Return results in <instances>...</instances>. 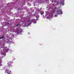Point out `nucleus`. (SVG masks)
<instances>
[{"mask_svg": "<svg viewBox=\"0 0 74 74\" xmlns=\"http://www.w3.org/2000/svg\"><path fill=\"white\" fill-rule=\"evenodd\" d=\"M40 14L41 15H43L44 14V12L42 11H41L40 12Z\"/></svg>", "mask_w": 74, "mask_h": 74, "instance_id": "0eeeda50", "label": "nucleus"}, {"mask_svg": "<svg viewBox=\"0 0 74 74\" xmlns=\"http://www.w3.org/2000/svg\"><path fill=\"white\" fill-rule=\"evenodd\" d=\"M23 23H22V24L23 25H26V21H25V20H24V21H22Z\"/></svg>", "mask_w": 74, "mask_h": 74, "instance_id": "423d86ee", "label": "nucleus"}, {"mask_svg": "<svg viewBox=\"0 0 74 74\" xmlns=\"http://www.w3.org/2000/svg\"><path fill=\"white\" fill-rule=\"evenodd\" d=\"M53 1H52V3H53Z\"/></svg>", "mask_w": 74, "mask_h": 74, "instance_id": "ddd939ff", "label": "nucleus"}, {"mask_svg": "<svg viewBox=\"0 0 74 74\" xmlns=\"http://www.w3.org/2000/svg\"><path fill=\"white\" fill-rule=\"evenodd\" d=\"M60 4H62V1H61L60 2Z\"/></svg>", "mask_w": 74, "mask_h": 74, "instance_id": "1a4fd4ad", "label": "nucleus"}, {"mask_svg": "<svg viewBox=\"0 0 74 74\" xmlns=\"http://www.w3.org/2000/svg\"><path fill=\"white\" fill-rule=\"evenodd\" d=\"M55 17L56 16V15H55Z\"/></svg>", "mask_w": 74, "mask_h": 74, "instance_id": "f8f14e48", "label": "nucleus"}, {"mask_svg": "<svg viewBox=\"0 0 74 74\" xmlns=\"http://www.w3.org/2000/svg\"><path fill=\"white\" fill-rule=\"evenodd\" d=\"M33 21H35V19H32V21L31 20H29L28 21V22H29V25H31V24L32 23V22H33Z\"/></svg>", "mask_w": 74, "mask_h": 74, "instance_id": "7ed1b4c3", "label": "nucleus"}, {"mask_svg": "<svg viewBox=\"0 0 74 74\" xmlns=\"http://www.w3.org/2000/svg\"><path fill=\"white\" fill-rule=\"evenodd\" d=\"M50 16H51V17H52V16H53V15H51Z\"/></svg>", "mask_w": 74, "mask_h": 74, "instance_id": "9b49d317", "label": "nucleus"}, {"mask_svg": "<svg viewBox=\"0 0 74 74\" xmlns=\"http://www.w3.org/2000/svg\"><path fill=\"white\" fill-rule=\"evenodd\" d=\"M9 51V49H6L5 51V52L4 53H3L2 54V57H4L5 56V52H8V51Z\"/></svg>", "mask_w": 74, "mask_h": 74, "instance_id": "f257e3e1", "label": "nucleus"}, {"mask_svg": "<svg viewBox=\"0 0 74 74\" xmlns=\"http://www.w3.org/2000/svg\"><path fill=\"white\" fill-rule=\"evenodd\" d=\"M56 14H62V11L60 10L57 11Z\"/></svg>", "mask_w": 74, "mask_h": 74, "instance_id": "20e7f679", "label": "nucleus"}, {"mask_svg": "<svg viewBox=\"0 0 74 74\" xmlns=\"http://www.w3.org/2000/svg\"><path fill=\"white\" fill-rule=\"evenodd\" d=\"M11 64H12V62H9L8 63V66L9 67H11L12 66V65Z\"/></svg>", "mask_w": 74, "mask_h": 74, "instance_id": "f03ea898", "label": "nucleus"}, {"mask_svg": "<svg viewBox=\"0 0 74 74\" xmlns=\"http://www.w3.org/2000/svg\"><path fill=\"white\" fill-rule=\"evenodd\" d=\"M4 38V37L2 36L1 37H0V39H1V38Z\"/></svg>", "mask_w": 74, "mask_h": 74, "instance_id": "6e6552de", "label": "nucleus"}, {"mask_svg": "<svg viewBox=\"0 0 74 74\" xmlns=\"http://www.w3.org/2000/svg\"><path fill=\"white\" fill-rule=\"evenodd\" d=\"M18 25H19V24H18L17 25H16V26L17 27L18 26Z\"/></svg>", "mask_w": 74, "mask_h": 74, "instance_id": "9d476101", "label": "nucleus"}, {"mask_svg": "<svg viewBox=\"0 0 74 74\" xmlns=\"http://www.w3.org/2000/svg\"><path fill=\"white\" fill-rule=\"evenodd\" d=\"M9 23H8V25H9Z\"/></svg>", "mask_w": 74, "mask_h": 74, "instance_id": "4468645a", "label": "nucleus"}, {"mask_svg": "<svg viewBox=\"0 0 74 74\" xmlns=\"http://www.w3.org/2000/svg\"><path fill=\"white\" fill-rule=\"evenodd\" d=\"M6 71L8 74H12L11 73V71L10 70H6Z\"/></svg>", "mask_w": 74, "mask_h": 74, "instance_id": "39448f33", "label": "nucleus"}]
</instances>
